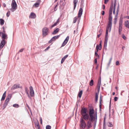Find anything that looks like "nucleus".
<instances>
[{
    "mask_svg": "<svg viewBox=\"0 0 129 129\" xmlns=\"http://www.w3.org/2000/svg\"><path fill=\"white\" fill-rule=\"evenodd\" d=\"M112 15H109V21L108 23L112 24Z\"/></svg>",
    "mask_w": 129,
    "mask_h": 129,
    "instance_id": "26",
    "label": "nucleus"
},
{
    "mask_svg": "<svg viewBox=\"0 0 129 129\" xmlns=\"http://www.w3.org/2000/svg\"><path fill=\"white\" fill-rule=\"evenodd\" d=\"M50 48L49 46L48 47L44 50L45 51H46L47 50H48Z\"/></svg>",
    "mask_w": 129,
    "mask_h": 129,
    "instance_id": "62",
    "label": "nucleus"
},
{
    "mask_svg": "<svg viewBox=\"0 0 129 129\" xmlns=\"http://www.w3.org/2000/svg\"><path fill=\"white\" fill-rule=\"evenodd\" d=\"M51 126L49 125H48L46 126V129H51Z\"/></svg>",
    "mask_w": 129,
    "mask_h": 129,
    "instance_id": "46",
    "label": "nucleus"
},
{
    "mask_svg": "<svg viewBox=\"0 0 129 129\" xmlns=\"http://www.w3.org/2000/svg\"><path fill=\"white\" fill-rule=\"evenodd\" d=\"M101 78H100V79L99 78V79L98 81V83L97 84H100L101 85Z\"/></svg>",
    "mask_w": 129,
    "mask_h": 129,
    "instance_id": "52",
    "label": "nucleus"
},
{
    "mask_svg": "<svg viewBox=\"0 0 129 129\" xmlns=\"http://www.w3.org/2000/svg\"><path fill=\"white\" fill-rule=\"evenodd\" d=\"M97 62V58H96L94 59V63L95 64H96Z\"/></svg>",
    "mask_w": 129,
    "mask_h": 129,
    "instance_id": "55",
    "label": "nucleus"
},
{
    "mask_svg": "<svg viewBox=\"0 0 129 129\" xmlns=\"http://www.w3.org/2000/svg\"><path fill=\"white\" fill-rule=\"evenodd\" d=\"M11 8L10 9V10L12 12L15 11L17 8V5L15 0H12L11 4Z\"/></svg>",
    "mask_w": 129,
    "mask_h": 129,
    "instance_id": "3",
    "label": "nucleus"
},
{
    "mask_svg": "<svg viewBox=\"0 0 129 129\" xmlns=\"http://www.w3.org/2000/svg\"><path fill=\"white\" fill-rule=\"evenodd\" d=\"M29 93L31 96L33 97L34 96V92L33 89V87L32 86H30L29 87Z\"/></svg>",
    "mask_w": 129,
    "mask_h": 129,
    "instance_id": "11",
    "label": "nucleus"
},
{
    "mask_svg": "<svg viewBox=\"0 0 129 129\" xmlns=\"http://www.w3.org/2000/svg\"><path fill=\"white\" fill-rule=\"evenodd\" d=\"M113 2H112L111 3V6L110 7V10H112L113 8Z\"/></svg>",
    "mask_w": 129,
    "mask_h": 129,
    "instance_id": "38",
    "label": "nucleus"
},
{
    "mask_svg": "<svg viewBox=\"0 0 129 129\" xmlns=\"http://www.w3.org/2000/svg\"><path fill=\"white\" fill-rule=\"evenodd\" d=\"M87 109L85 108H82L81 111V114L83 116V118L85 120H88L89 115L87 113Z\"/></svg>",
    "mask_w": 129,
    "mask_h": 129,
    "instance_id": "2",
    "label": "nucleus"
},
{
    "mask_svg": "<svg viewBox=\"0 0 129 129\" xmlns=\"http://www.w3.org/2000/svg\"><path fill=\"white\" fill-rule=\"evenodd\" d=\"M107 124L109 127H111L113 126V124L111 122H107Z\"/></svg>",
    "mask_w": 129,
    "mask_h": 129,
    "instance_id": "33",
    "label": "nucleus"
},
{
    "mask_svg": "<svg viewBox=\"0 0 129 129\" xmlns=\"http://www.w3.org/2000/svg\"><path fill=\"white\" fill-rule=\"evenodd\" d=\"M91 108L89 109V118L88 119H90L91 121H93L95 119H97V112H96L94 116L93 114H94L95 111L92 106H91Z\"/></svg>",
    "mask_w": 129,
    "mask_h": 129,
    "instance_id": "1",
    "label": "nucleus"
},
{
    "mask_svg": "<svg viewBox=\"0 0 129 129\" xmlns=\"http://www.w3.org/2000/svg\"><path fill=\"white\" fill-rule=\"evenodd\" d=\"M83 9L82 8H80L79 10L78 14V16L81 18V17L82 14Z\"/></svg>",
    "mask_w": 129,
    "mask_h": 129,
    "instance_id": "18",
    "label": "nucleus"
},
{
    "mask_svg": "<svg viewBox=\"0 0 129 129\" xmlns=\"http://www.w3.org/2000/svg\"><path fill=\"white\" fill-rule=\"evenodd\" d=\"M102 101V96H101L100 97V105H99V107H100V111H101V102Z\"/></svg>",
    "mask_w": 129,
    "mask_h": 129,
    "instance_id": "30",
    "label": "nucleus"
},
{
    "mask_svg": "<svg viewBox=\"0 0 129 129\" xmlns=\"http://www.w3.org/2000/svg\"><path fill=\"white\" fill-rule=\"evenodd\" d=\"M116 0H114V6L113 7L116 8Z\"/></svg>",
    "mask_w": 129,
    "mask_h": 129,
    "instance_id": "50",
    "label": "nucleus"
},
{
    "mask_svg": "<svg viewBox=\"0 0 129 129\" xmlns=\"http://www.w3.org/2000/svg\"><path fill=\"white\" fill-rule=\"evenodd\" d=\"M37 123L35 124V126L37 129H41L39 121L37 120Z\"/></svg>",
    "mask_w": 129,
    "mask_h": 129,
    "instance_id": "23",
    "label": "nucleus"
},
{
    "mask_svg": "<svg viewBox=\"0 0 129 129\" xmlns=\"http://www.w3.org/2000/svg\"><path fill=\"white\" fill-rule=\"evenodd\" d=\"M9 102V101H8L7 100H5L4 106H3V109H4L8 105V102Z\"/></svg>",
    "mask_w": 129,
    "mask_h": 129,
    "instance_id": "25",
    "label": "nucleus"
},
{
    "mask_svg": "<svg viewBox=\"0 0 129 129\" xmlns=\"http://www.w3.org/2000/svg\"><path fill=\"white\" fill-rule=\"evenodd\" d=\"M67 43V42H66V41H64L63 42V43L62 44L61 46L62 47L64 46Z\"/></svg>",
    "mask_w": 129,
    "mask_h": 129,
    "instance_id": "43",
    "label": "nucleus"
},
{
    "mask_svg": "<svg viewBox=\"0 0 129 129\" xmlns=\"http://www.w3.org/2000/svg\"><path fill=\"white\" fill-rule=\"evenodd\" d=\"M10 14V11H9L6 14V15L7 17H9Z\"/></svg>",
    "mask_w": 129,
    "mask_h": 129,
    "instance_id": "48",
    "label": "nucleus"
},
{
    "mask_svg": "<svg viewBox=\"0 0 129 129\" xmlns=\"http://www.w3.org/2000/svg\"><path fill=\"white\" fill-rule=\"evenodd\" d=\"M118 99V98L117 97H115L114 98V101L116 102L117 101Z\"/></svg>",
    "mask_w": 129,
    "mask_h": 129,
    "instance_id": "56",
    "label": "nucleus"
},
{
    "mask_svg": "<svg viewBox=\"0 0 129 129\" xmlns=\"http://www.w3.org/2000/svg\"><path fill=\"white\" fill-rule=\"evenodd\" d=\"M124 25L126 28H129V20H127L125 22Z\"/></svg>",
    "mask_w": 129,
    "mask_h": 129,
    "instance_id": "22",
    "label": "nucleus"
},
{
    "mask_svg": "<svg viewBox=\"0 0 129 129\" xmlns=\"http://www.w3.org/2000/svg\"><path fill=\"white\" fill-rule=\"evenodd\" d=\"M112 10H111L109 9V15H112Z\"/></svg>",
    "mask_w": 129,
    "mask_h": 129,
    "instance_id": "51",
    "label": "nucleus"
},
{
    "mask_svg": "<svg viewBox=\"0 0 129 129\" xmlns=\"http://www.w3.org/2000/svg\"><path fill=\"white\" fill-rule=\"evenodd\" d=\"M100 33L99 34H101L102 33V30L101 29H100L99 31V32Z\"/></svg>",
    "mask_w": 129,
    "mask_h": 129,
    "instance_id": "58",
    "label": "nucleus"
},
{
    "mask_svg": "<svg viewBox=\"0 0 129 129\" xmlns=\"http://www.w3.org/2000/svg\"><path fill=\"white\" fill-rule=\"evenodd\" d=\"M7 43V42L5 40L2 39L0 44V48L2 49L4 45Z\"/></svg>",
    "mask_w": 129,
    "mask_h": 129,
    "instance_id": "12",
    "label": "nucleus"
},
{
    "mask_svg": "<svg viewBox=\"0 0 129 129\" xmlns=\"http://www.w3.org/2000/svg\"><path fill=\"white\" fill-rule=\"evenodd\" d=\"M57 5H56L55 6L54 8V11H56L57 10Z\"/></svg>",
    "mask_w": 129,
    "mask_h": 129,
    "instance_id": "53",
    "label": "nucleus"
},
{
    "mask_svg": "<svg viewBox=\"0 0 129 129\" xmlns=\"http://www.w3.org/2000/svg\"><path fill=\"white\" fill-rule=\"evenodd\" d=\"M112 26V24H110V23H108L106 29V33L108 34L109 30V32H110L111 31Z\"/></svg>",
    "mask_w": 129,
    "mask_h": 129,
    "instance_id": "7",
    "label": "nucleus"
},
{
    "mask_svg": "<svg viewBox=\"0 0 129 129\" xmlns=\"http://www.w3.org/2000/svg\"><path fill=\"white\" fill-rule=\"evenodd\" d=\"M41 2V0H38L34 4L33 6L36 8L38 7L40 5Z\"/></svg>",
    "mask_w": 129,
    "mask_h": 129,
    "instance_id": "13",
    "label": "nucleus"
},
{
    "mask_svg": "<svg viewBox=\"0 0 129 129\" xmlns=\"http://www.w3.org/2000/svg\"><path fill=\"white\" fill-rule=\"evenodd\" d=\"M93 84L94 81L93 80V79H91L89 83L90 85L92 86L93 85Z\"/></svg>",
    "mask_w": 129,
    "mask_h": 129,
    "instance_id": "37",
    "label": "nucleus"
},
{
    "mask_svg": "<svg viewBox=\"0 0 129 129\" xmlns=\"http://www.w3.org/2000/svg\"><path fill=\"white\" fill-rule=\"evenodd\" d=\"M108 34L106 33L104 42H108Z\"/></svg>",
    "mask_w": 129,
    "mask_h": 129,
    "instance_id": "29",
    "label": "nucleus"
},
{
    "mask_svg": "<svg viewBox=\"0 0 129 129\" xmlns=\"http://www.w3.org/2000/svg\"><path fill=\"white\" fill-rule=\"evenodd\" d=\"M2 35V39H4L5 40V39H8V36L6 34H1Z\"/></svg>",
    "mask_w": 129,
    "mask_h": 129,
    "instance_id": "19",
    "label": "nucleus"
},
{
    "mask_svg": "<svg viewBox=\"0 0 129 129\" xmlns=\"http://www.w3.org/2000/svg\"><path fill=\"white\" fill-rule=\"evenodd\" d=\"M89 121H88L87 123L86 128V129H89L92 126V124L91 122L93 121H91L90 119H88Z\"/></svg>",
    "mask_w": 129,
    "mask_h": 129,
    "instance_id": "8",
    "label": "nucleus"
},
{
    "mask_svg": "<svg viewBox=\"0 0 129 129\" xmlns=\"http://www.w3.org/2000/svg\"><path fill=\"white\" fill-rule=\"evenodd\" d=\"M98 51H97L96 50V51H95V52L94 55L95 56L98 57V58H99V55H98V54L97 52Z\"/></svg>",
    "mask_w": 129,
    "mask_h": 129,
    "instance_id": "39",
    "label": "nucleus"
},
{
    "mask_svg": "<svg viewBox=\"0 0 129 129\" xmlns=\"http://www.w3.org/2000/svg\"><path fill=\"white\" fill-rule=\"evenodd\" d=\"M100 86H101V85L99 84H97V89H98V92H97L99 93V92L100 89Z\"/></svg>",
    "mask_w": 129,
    "mask_h": 129,
    "instance_id": "34",
    "label": "nucleus"
},
{
    "mask_svg": "<svg viewBox=\"0 0 129 129\" xmlns=\"http://www.w3.org/2000/svg\"><path fill=\"white\" fill-rule=\"evenodd\" d=\"M94 120H95V121L94 123V125H93L94 129L95 127L97 120H96V119H95Z\"/></svg>",
    "mask_w": 129,
    "mask_h": 129,
    "instance_id": "42",
    "label": "nucleus"
},
{
    "mask_svg": "<svg viewBox=\"0 0 129 129\" xmlns=\"http://www.w3.org/2000/svg\"><path fill=\"white\" fill-rule=\"evenodd\" d=\"M109 1V0H104V3L105 4H107Z\"/></svg>",
    "mask_w": 129,
    "mask_h": 129,
    "instance_id": "60",
    "label": "nucleus"
},
{
    "mask_svg": "<svg viewBox=\"0 0 129 129\" xmlns=\"http://www.w3.org/2000/svg\"><path fill=\"white\" fill-rule=\"evenodd\" d=\"M60 35H58L54 36L50 40L48 41V43L50 44L51 43L52 41H55L56 40V39H58L60 37Z\"/></svg>",
    "mask_w": 129,
    "mask_h": 129,
    "instance_id": "9",
    "label": "nucleus"
},
{
    "mask_svg": "<svg viewBox=\"0 0 129 129\" xmlns=\"http://www.w3.org/2000/svg\"><path fill=\"white\" fill-rule=\"evenodd\" d=\"M82 93V90L79 92L78 93V96L80 98H81V97Z\"/></svg>",
    "mask_w": 129,
    "mask_h": 129,
    "instance_id": "36",
    "label": "nucleus"
},
{
    "mask_svg": "<svg viewBox=\"0 0 129 129\" xmlns=\"http://www.w3.org/2000/svg\"><path fill=\"white\" fill-rule=\"evenodd\" d=\"M78 2V0H74V10L76 7V4Z\"/></svg>",
    "mask_w": 129,
    "mask_h": 129,
    "instance_id": "31",
    "label": "nucleus"
},
{
    "mask_svg": "<svg viewBox=\"0 0 129 129\" xmlns=\"http://www.w3.org/2000/svg\"><path fill=\"white\" fill-rule=\"evenodd\" d=\"M6 91L5 92H4V94H3V95L2 96V98L1 99V101H4L5 100V97H6Z\"/></svg>",
    "mask_w": 129,
    "mask_h": 129,
    "instance_id": "32",
    "label": "nucleus"
},
{
    "mask_svg": "<svg viewBox=\"0 0 129 129\" xmlns=\"http://www.w3.org/2000/svg\"><path fill=\"white\" fill-rule=\"evenodd\" d=\"M122 28V19L120 18L119 23L118 33L119 35L121 34Z\"/></svg>",
    "mask_w": 129,
    "mask_h": 129,
    "instance_id": "4",
    "label": "nucleus"
},
{
    "mask_svg": "<svg viewBox=\"0 0 129 129\" xmlns=\"http://www.w3.org/2000/svg\"><path fill=\"white\" fill-rule=\"evenodd\" d=\"M102 41L101 40L100 41V44L99 45H97L96 46V49L97 51H98L99 50H101L102 48Z\"/></svg>",
    "mask_w": 129,
    "mask_h": 129,
    "instance_id": "14",
    "label": "nucleus"
},
{
    "mask_svg": "<svg viewBox=\"0 0 129 129\" xmlns=\"http://www.w3.org/2000/svg\"><path fill=\"white\" fill-rule=\"evenodd\" d=\"M68 55L67 54L64 56L61 59V63L62 64L64 61L65 59L68 56Z\"/></svg>",
    "mask_w": 129,
    "mask_h": 129,
    "instance_id": "21",
    "label": "nucleus"
},
{
    "mask_svg": "<svg viewBox=\"0 0 129 129\" xmlns=\"http://www.w3.org/2000/svg\"><path fill=\"white\" fill-rule=\"evenodd\" d=\"M49 29L47 27H44L42 29V36L43 37H45L48 34Z\"/></svg>",
    "mask_w": 129,
    "mask_h": 129,
    "instance_id": "5",
    "label": "nucleus"
},
{
    "mask_svg": "<svg viewBox=\"0 0 129 129\" xmlns=\"http://www.w3.org/2000/svg\"><path fill=\"white\" fill-rule=\"evenodd\" d=\"M113 13L114 14H115V9H116V8H115L114 7H113Z\"/></svg>",
    "mask_w": 129,
    "mask_h": 129,
    "instance_id": "59",
    "label": "nucleus"
},
{
    "mask_svg": "<svg viewBox=\"0 0 129 129\" xmlns=\"http://www.w3.org/2000/svg\"><path fill=\"white\" fill-rule=\"evenodd\" d=\"M99 93L98 92H96L95 93V102L97 103L98 102V95L99 94Z\"/></svg>",
    "mask_w": 129,
    "mask_h": 129,
    "instance_id": "27",
    "label": "nucleus"
},
{
    "mask_svg": "<svg viewBox=\"0 0 129 129\" xmlns=\"http://www.w3.org/2000/svg\"><path fill=\"white\" fill-rule=\"evenodd\" d=\"M24 50V48H22L20 49L19 51V52H22Z\"/></svg>",
    "mask_w": 129,
    "mask_h": 129,
    "instance_id": "64",
    "label": "nucleus"
},
{
    "mask_svg": "<svg viewBox=\"0 0 129 129\" xmlns=\"http://www.w3.org/2000/svg\"><path fill=\"white\" fill-rule=\"evenodd\" d=\"M116 65L118 66L119 64V63L118 61H117L116 63Z\"/></svg>",
    "mask_w": 129,
    "mask_h": 129,
    "instance_id": "57",
    "label": "nucleus"
},
{
    "mask_svg": "<svg viewBox=\"0 0 129 129\" xmlns=\"http://www.w3.org/2000/svg\"><path fill=\"white\" fill-rule=\"evenodd\" d=\"M107 42H104V48H106L107 45Z\"/></svg>",
    "mask_w": 129,
    "mask_h": 129,
    "instance_id": "45",
    "label": "nucleus"
},
{
    "mask_svg": "<svg viewBox=\"0 0 129 129\" xmlns=\"http://www.w3.org/2000/svg\"><path fill=\"white\" fill-rule=\"evenodd\" d=\"M25 92L26 93L28 97V98H30V96L29 95L28 92H29V90L27 88V87H26L25 88Z\"/></svg>",
    "mask_w": 129,
    "mask_h": 129,
    "instance_id": "20",
    "label": "nucleus"
},
{
    "mask_svg": "<svg viewBox=\"0 0 129 129\" xmlns=\"http://www.w3.org/2000/svg\"><path fill=\"white\" fill-rule=\"evenodd\" d=\"M40 123L41 124H42V118L41 117L40 118Z\"/></svg>",
    "mask_w": 129,
    "mask_h": 129,
    "instance_id": "63",
    "label": "nucleus"
},
{
    "mask_svg": "<svg viewBox=\"0 0 129 129\" xmlns=\"http://www.w3.org/2000/svg\"><path fill=\"white\" fill-rule=\"evenodd\" d=\"M66 3L65 2V1H64V2L62 3V4L61 3L60 6L59 7V9H60V7L64 6L65 5Z\"/></svg>",
    "mask_w": 129,
    "mask_h": 129,
    "instance_id": "40",
    "label": "nucleus"
},
{
    "mask_svg": "<svg viewBox=\"0 0 129 129\" xmlns=\"http://www.w3.org/2000/svg\"><path fill=\"white\" fill-rule=\"evenodd\" d=\"M12 96L11 94H9L7 96L6 100H7L8 101H9L10 99L11 98Z\"/></svg>",
    "mask_w": 129,
    "mask_h": 129,
    "instance_id": "24",
    "label": "nucleus"
},
{
    "mask_svg": "<svg viewBox=\"0 0 129 129\" xmlns=\"http://www.w3.org/2000/svg\"><path fill=\"white\" fill-rule=\"evenodd\" d=\"M119 6L118 5L117 8V11H116V15L115 16V18H114V24H116L117 23V16L118 14V12L119 11Z\"/></svg>",
    "mask_w": 129,
    "mask_h": 129,
    "instance_id": "10",
    "label": "nucleus"
},
{
    "mask_svg": "<svg viewBox=\"0 0 129 129\" xmlns=\"http://www.w3.org/2000/svg\"><path fill=\"white\" fill-rule=\"evenodd\" d=\"M122 37L124 40L126 39V37L124 36V34L122 35Z\"/></svg>",
    "mask_w": 129,
    "mask_h": 129,
    "instance_id": "54",
    "label": "nucleus"
},
{
    "mask_svg": "<svg viewBox=\"0 0 129 129\" xmlns=\"http://www.w3.org/2000/svg\"><path fill=\"white\" fill-rule=\"evenodd\" d=\"M59 28H57L55 30L52 32V34L53 35H55L59 31Z\"/></svg>",
    "mask_w": 129,
    "mask_h": 129,
    "instance_id": "28",
    "label": "nucleus"
},
{
    "mask_svg": "<svg viewBox=\"0 0 129 129\" xmlns=\"http://www.w3.org/2000/svg\"><path fill=\"white\" fill-rule=\"evenodd\" d=\"M69 36H68L66 38V39L64 40V41H66L67 42H68L69 39Z\"/></svg>",
    "mask_w": 129,
    "mask_h": 129,
    "instance_id": "49",
    "label": "nucleus"
},
{
    "mask_svg": "<svg viewBox=\"0 0 129 129\" xmlns=\"http://www.w3.org/2000/svg\"><path fill=\"white\" fill-rule=\"evenodd\" d=\"M13 106L14 107L17 108L19 107V105L17 104H15L13 105Z\"/></svg>",
    "mask_w": 129,
    "mask_h": 129,
    "instance_id": "41",
    "label": "nucleus"
},
{
    "mask_svg": "<svg viewBox=\"0 0 129 129\" xmlns=\"http://www.w3.org/2000/svg\"><path fill=\"white\" fill-rule=\"evenodd\" d=\"M20 85L19 84H15L11 88V90H13L16 89L19 87Z\"/></svg>",
    "mask_w": 129,
    "mask_h": 129,
    "instance_id": "16",
    "label": "nucleus"
},
{
    "mask_svg": "<svg viewBox=\"0 0 129 129\" xmlns=\"http://www.w3.org/2000/svg\"><path fill=\"white\" fill-rule=\"evenodd\" d=\"M57 24L56 23H54L52 25H51L50 27L51 28H52V27H53L54 26H56L57 25Z\"/></svg>",
    "mask_w": 129,
    "mask_h": 129,
    "instance_id": "47",
    "label": "nucleus"
},
{
    "mask_svg": "<svg viewBox=\"0 0 129 129\" xmlns=\"http://www.w3.org/2000/svg\"><path fill=\"white\" fill-rule=\"evenodd\" d=\"M36 15L34 13L31 12L30 13L29 17L32 19H34L36 17Z\"/></svg>",
    "mask_w": 129,
    "mask_h": 129,
    "instance_id": "17",
    "label": "nucleus"
},
{
    "mask_svg": "<svg viewBox=\"0 0 129 129\" xmlns=\"http://www.w3.org/2000/svg\"><path fill=\"white\" fill-rule=\"evenodd\" d=\"M112 57L111 58H110V60H109V62L108 63L109 65L110 64V63H111V61L112 60Z\"/></svg>",
    "mask_w": 129,
    "mask_h": 129,
    "instance_id": "61",
    "label": "nucleus"
},
{
    "mask_svg": "<svg viewBox=\"0 0 129 129\" xmlns=\"http://www.w3.org/2000/svg\"><path fill=\"white\" fill-rule=\"evenodd\" d=\"M4 19H0V23L1 25H3L4 23Z\"/></svg>",
    "mask_w": 129,
    "mask_h": 129,
    "instance_id": "35",
    "label": "nucleus"
},
{
    "mask_svg": "<svg viewBox=\"0 0 129 129\" xmlns=\"http://www.w3.org/2000/svg\"><path fill=\"white\" fill-rule=\"evenodd\" d=\"M83 118H81L80 119V122L81 123V126L83 129H84L85 128L86 125V123Z\"/></svg>",
    "mask_w": 129,
    "mask_h": 129,
    "instance_id": "6",
    "label": "nucleus"
},
{
    "mask_svg": "<svg viewBox=\"0 0 129 129\" xmlns=\"http://www.w3.org/2000/svg\"><path fill=\"white\" fill-rule=\"evenodd\" d=\"M6 34V31L5 30H3V32H0V36H1V34Z\"/></svg>",
    "mask_w": 129,
    "mask_h": 129,
    "instance_id": "44",
    "label": "nucleus"
},
{
    "mask_svg": "<svg viewBox=\"0 0 129 129\" xmlns=\"http://www.w3.org/2000/svg\"><path fill=\"white\" fill-rule=\"evenodd\" d=\"M80 18L78 16L75 17L74 18L73 23H75L76 22L77 20L78 22L79 23L80 21Z\"/></svg>",
    "mask_w": 129,
    "mask_h": 129,
    "instance_id": "15",
    "label": "nucleus"
}]
</instances>
